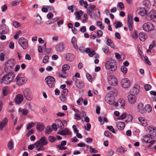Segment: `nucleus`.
Returning <instances> with one entry per match:
<instances>
[{
	"label": "nucleus",
	"mask_w": 156,
	"mask_h": 156,
	"mask_svg": "<svg viewBox=\"0 0 156 156\" xmlns=\"http://www.w3.org/2000/svg\"><path fill=\"white\" fill-rule=\"evenodd\" d=\"M48 142L46 138L45 137H42L39 140L37 141L34 144L35 148L38 151H44L45 150L44 146L48 144Z\"/></svg>",
	"instance_id": "obj_1"
},
{
	"label": "nucleus",
	"mask_w": 156,
	"mask_h": 156,
	"mask_svg": "<svg viewBox=\"0 0 156 156\" xmlns=\"http://www.w3.org/2000/svg\"><path fill=\"white\" fill-rule=\"evenodd\" d=\"M14 72H11L3 76L0 80L2 84H7L10 83L13 80L15 77Z\"/></svg>",
	"instance_id": "obj_2"
},
{
	"label": "nucleus",
	"mask_w": 156,
	"mask_h": 156,
	"mask_svg": "<svg viewBox=\"0 0 156 156\" xmlns=\"http://www.w3.org/2000/svg\"><path fill=\"white\" fill-rule=\"evenodd\" d=\"M105 68L107 69H111L112 71L116 70L117 65L116 62L113 60L111 59L106 62L105 64Z\"/></svg>",
	"instance_id": "obj_3"
},
{
	"label": "nucleus",
	"mask_w": 156,
	"mask_h": 156,
	"mask_svg": "<svg viewBox=\"0 0 156 156\" xmlns=\"http://www.w3.org/2000/svg\"><path fill=\"white\" fill-rule=\"evenodd\" d=\"M15 61L13 59L8 60L5 64L4 70L6 73H9L13 68Z\"/></svg>",
	"instance_id": "obj_4"
},
{
	"label": "nucleus",
	"mask_w": 156,
	"mask_h": 156,
	"mask_svg": "<svg viewBox=\"0 0 156 156\" xmlns=\"http://www.w3.org/2000/svg\"><path fill=\"white\" fill-rule=\"evenodd\" d=\"M145 19L148 21L156 22V11L154 10H151L146 15Z\"/></svg>",
	"instance_id": "obj_5"
},
{
	"label": "nucleus",
	"mask_w": 156,
	"mask_h": 156,
	"mask_svg": "<svg viewBox=\"0 0 156 156\" xmlns=\"http://www.w3.org/2000/svg\"><path fill=\"white\" fill-rule=\"evenodd\" d=\"M18 43L24 49H26L28 47V41L23 37H22L19 39Z\"/></svg>",
	"instance_id": "obj_6"
},
{
	"label": "nucleus",
	"mask_w": 156,
	"mask_h": 156,
	"mask_svg": "<svg viewBox=\"0 0 156 156\" xmlns=\"http://www.w3.org/2000/svg\"><path fill=\"white\" fill-rule=\"evenodd\" d=\"M108 81L109 84L113 86H117L118 83L117 79L113 75L109 76L108 78Z\"/></svg>",
	"instance_id": "obj_7"
},
{
	"label": "nucleus",
	"mask_w": 156,
	"mask_h": 156,
	"mask_svg": "<svg viewBox=\"0 0 156 156\" xmlns=\"http://www.w3.org/2000/svg\"><path fill=\"white\" fill-rule=\"evenodd\" d=\"M47 84L50 87H53L55 84V79L53 77L49 76L47 77L45 80Z\"/></svg>",
	"instance_id": "obj_8"
},
{
	"label": "nucleus",
	"mask_w": 156,
	"mask_h": 156,
	"mask_svg": "<svg viewBox=\"0 0 156 156\" xmlns=\"http://www.w3.org/2000/svg\"><path fill=\"white\" fill-rule=\"evenodd\" d=\"M143 28L146 31H150L154 29V26L151 23L147 22L143 24Z\"/></svg>",
	"instance_id": "obj_9"
},
{
	"label": "nucleus",
	"mask_w": 156,
	"mask_h": 156,
	"mask_svg": "<svg viewBox=\"0 0 156 156\" xmlns=\"http://www.w3.org/2000/svg\"><path fill=\"white\" fill-rule=\"evenodd\" d=\"M24 97L28 100H30L32 98V93L30 89L28 88H25L23 91Z\"/></svg>",
	"instance_id": "obj_10"
},
{
	"label": "nucleus",
	"mask_w": 156,
	"mask_h": 156,
	"mask_svg": "<svg viewBox=\"0 0 156 156\" xmlns=\"http://www.w3.org/2000/svg\"><path fill=\"white\" fill-rule=\"evenodd\" d=\"M152 139V137L151 135H147L144 138V141L145 142L150 144L148 146V147H150L154 144L155 141L151 140Z\"/></svg>",
	"instance_id": "obj_11"
},
{
	"label": "nucleus",
	"mask_w": 156,
	"mask_h": 156,
	"mask_svg": "<svg viewBox=\"0 0 156 156\" xmlns=\"http://www.w3.org/2000/svg\"><path fill=\"white\" fill-rule=\"evenodd\" d=\"M16 83L18 85H21L25 83L27 79L24 77H21L20 75H18L16 78Z\"/></svg>",
	"instance_id": "obj_12"
},
{
	"label": "nucleus",
	"mask_w": 156,
	"mask_h": 156,
	"mask_svg": "<svg viewBox=\"0 0 156 156\" xmlns=\"http://www.w3.org/2000/svg\"><path fill=\"white\" fill-rule=\"evenodd\" d=\"M105 101L109 105H112L115 104V99L113 95L110 94L107 95L105 97Z\"/></svg>",
	"instance_id": "obj_13"
},
{
	"label": "nucleus",
	"mask_w": 156,
	"mask_h": 156,
	"mask_svg": "<svg viewBox=\"0 0 156 156\" xmlns=\"http://www.w3.org/2000/svg\"><path fill=\"white\" fill-rule=\"evenodd\" d=\"M95 8L94 5H92L89 6L87 8V12L91 18H93L95 15L94 11Z\"/></svg>",
	"instance_id": "obj_14"
},
{
	"label": "nucleus",
	"mask_w": 156,
	"mask_h": 156,
	"mask_svg": "<svg viewBox=\"0 0 156 156\" xmlns=\"http://www.w3.org/2000/svg\"><path fill=\"white\" fill-rule=\"evenodd\" d=\"M23 97L22 94H18L16 96L14 101L16 104L20 105L23 101Z\"/></svg>",
	"instance_id": "obj_15"
},
{
	"label": "nucleus",
	"mask_w": 156,
	"mask_h": 156,
	"mask_svg": "<svg viewBox=\"0 0 156 156\" xmlns=\"http://www.w3.org/2000/svg\"><path fill=\"white\" fill-rule=\"evenodd\" d=\"M65 49V46L62 42L58 43L56 46V49L58 52H63Z\"/></svg>",
	"instance_id": "obj_16"
},
{
	"label": "nucleus",
	"mask_w": 156,
	"mask_h": 156,
	"mask_svg": "<svg viewBox=\"0 0 156 156\" xmlns=\"http://www.w3.org/2000/svg\"><path fill=\"white\" fill-rule=\"evenodd\" d=\"M129 102L131 104H133L136 102V98L135 95L131 94L127 96Z\"/></svg>",
	"instance_id": "obj_17"
},
{
	"label": "nucleus",
	"mask_w": 156,
	"mask_h": 156,
	"mask_svg": "<svg viewBox=\"0 0 156 156\" xmlns=\"http://www.w3.org/2000/svg\"><path fill=\"white\" fill-rule=\"evenodd\" d=\"M127 24L129 30H132L133 29V19L130 14H129L128 16Z\"/></svg>",
	"instance_id": "obj_18"
},
{
	"label": "nucleus",
	"mask_w": 156,
	"mask_h": 156,
	"mask_svg": "<svg viewBox=\"0 0 156 156\" xmlns=\"http://www.w3.org/2000/svg\"><path fill=\"white\" fill-rule=\"evenodd\" d=\"M121 83L123 87L127 88L130 85V81L127 78H125L122 80Z\"/></svg>",
	"instance_id": "obj_19"
},
{
	"label": "nucleus",
	"mask_w": 156,
	"mask_h": 156,
	"mask_svg": "<svg viewBox=\"0 0 156 156\" xmlns=\"http://www.w3.org/2000/svg\"><path fill=\"white\" fill-rule=\"evenodd\" d=\"M114 105L116 107L118 106L124 107L125 106V101L124 99L121 98L115 103Z\"/></svg>",
	"instance_id": "obj_20"
},
{
	"label": "nucleus",
	"mask_w": 156,
	"mask_h": 156,
	"mask_svg": "<svg viewBox=\"0 0 156 156\" xmlns=\"http://www.w3.org/2000/svg\"><path fill=\"white\" fill-rule=\"evenodd\" d=\"M140 87L137 84H135L134 85L133 87L132 90V94L135 95L138 94L140 92Z\"/></svg>",
	"instance_id": "obj_21"
},
{
	"label": "nucleus",
	"mask_w": 156,
	"mask_h": 156,
	"mask_svg": "<svg viewBox=\"0 0 156 156\" xmlns=\"http://www.w3.org/2000/svg\"><path fill=\"white\" fill-rule=\"evenodd\" d=\"M74 55L71 53H67L65 56V59L67 61L72 62L74 59Z\"/></svg>",
	"instance_id": "obj_22"
},
{
	"label": "nucleus",
	"mask_w": 156,
	"mask_h": 156,
	"mask_svg": "<svg viewBox=\"0 0 156 156\" xmlns=\"http://www.w3.org/2000/svg\"><path fill=\"white\" fill-rule=\"evenodd\" d=\"M138 112L141 114L144 113L145 111L144 108V104L143 103L140 102L138 104L137 106Z\"/></svg>",
	"instance_id": "obj_23"
},
{
	"label": "nucleus",
	"mask_w": 156,
	"mask_h": 156,
	"mask_svg": "<svg viewBox=\"0 0 156 156\" xmlns=\"http://www.w3.org/2000/svg\"><path fill=\"white\" fill-rule=\"evenodd\" d=\"M8 122V120L6 117L5 118L2 122H0V130H2L3 127L6 126Z\"/></svg>",
	"instance_id": "obj_24"
},
{
	"label": "nucleus",
	"mask_w": 156,
	"mask_h": 156,
	"mask_svg": "<svg viewBox=\"0 0 156 156\" xmlns=\"http://www.w3.org/2000/svg\"><path fill=\"white\" fill-rule=\"evenodd\" d=\"M125 123L123 122H119L116 123V126L119 129L122 130L125 126Z\"/></svg>",
	"instance_id": "obj_25"
},
{
	"label": "nucleus",
	"mask_w": 156,
	"mask_h": 156,
	"mask_svg": "<svg viewBox=\"0 0 156 156\" xmlns=\"http://www.w3.org/2000/svg\"><path fill=\"white\" fill-rule=\"evenodd\" d=\"M139 37L140 41H144L147 37V36L144 33L141 32L139 34Z\"/></svg>",
	"instance_id": "obj_26"
},
{
	"label": "nucleus",
	"mask_w": 156,
	"mask_h": 156,
	"mask_svg": "<svg viewBox=\"0 0 156 156\" xmlns=\"http://www.w3.org/2000/svg\"><path fill=\"white\" fill-rule=\"evenodd\" d=\"M147 11L143 8H140L139 10L138 14L139 15L141 16H144L145 15H146Z\"/></svg>",
	"instance_id": "obj_27"
},
{
	"label": "nucleus",
	"mask_w": 156,
	"mask_h": 156,
	"mask_svg": "<svg viewBox=\"0 0 156 156\" xmlns=\"http://www.w3.org/2000/svg\"><path fill=\"white\" fill-rule=\"evenodd\" d=\"M150 129V132H151V134L150 135H151V136L154 137L156 136V129L153 128L152 127H150L149 128Z\"/></svg>",
	"instance_id": "obj_28"
},
{
	"label": "nucleus",
	"mask_w": 156,
	"mask_h": 156,
	"mask_svg": "<svg viewBox=\"0 0 156 156\" xmlns=\"http://www.w3.org/2000/svg\"><path fill=\"white\" fill-rule=\"evenodd\" d=\"M36 128L38 131H41L44 129V127L42 124L39 122L37 124Z\"/></svg>",
	"instance_id": "obj_29"
},
{
	"label": "nucleus",
	"mask_w": 156,
	"mask_h": 156,
	"mask_svg": "<svg viewBox=\"0 0 156 156\" xmlns=\"http://www.w3.org/2000/svg\"><path fill=\"white\" fill-rule=\"evenodd\" d=\"M138 120L143 126H146L147 125V122L145 120L144 118L142 117H139L138 118Z\"/></svg>",
	"instance_id": "obj_30"
},
{
	"label": "nucleus",
	"mask_w": 156,
	"mask_h": 156,
	"mask_svg": "<svg viewBox=\"0 0 156 156\" xmlns=\"http://www.w3.org/2000/svg\"><path fill=\"white\" fill-rule=\"evenodd\" d=\"M107 45L110 46L112 48H115V46L111 39L107 38Z\"/></svg>",
	"instance_id": "obj_31"
},
{
	"label": "nucleus",
	"mask_w": 156,
	"mask_h": 156,
	"mask_svg": "<svg viewBox=\"0 0 156 156\" xmlns=\"http://www.w3.org/2000/svg\"><path fill=\"white\" fill-rule=\"evenodd\" d=\"M76 86L80 88H81L83 87L84 86V84L80 80H77L76 83Z\"/></svg>",
	"instance_id": "obj_32"
},
{
	"label": "nucleus",
	"mask_w": 156,
	"mask_h": 156,
	"mask_svg": "<svg viewBox=\"0 0 156 156\" xmlns=\"http://www.w3.org/2000/svg\"><path fill=\"white\" fill-rule=\"evenodd\" d=\"M70 134L68 129L65 128L64 130L61 131L60 134L62 135H69Z\"/></svg>",
	"instance_id": "obj_33"
},
{
	"label": "nucleus",
	"mask_w": 156,
	"mask_h": 156,
	"mask_svg": "<svg viewBox=\"0 0 156 156\" xmlns=\"http://www.w3.org/2000/svg\"><path fill=\"white\" fill-rule=\"evenodd\" d=\"M9 90V88L7 86H5L3 88L2 93L4 96H6L8 94Z\"/></svg>",
	"instance_id": "obj_34"
},
{
	"label": "nucleus",
	"mask_w": 156,
	"mask_h": 156,
	"mask_svg": "<svg viewBox=\"0 0 156 156\" xmlns=\"http://www.w3.org/2000/svg\"><path fill=\"white\" fill-rule=\"evenodd\" d=\"M117 151L121 154H122L125 152L126 151V150H125V148L122 147H121L117 149Z\"/></svg>",
	"instance_id": "obj_35"
},
{
	"label": "nucleus",
	"mask_w": 156,
	"mask_h": 156,
	"mask_svg": "<svg viewBox=\"0 0 156 156\" xmlns=\"http://www.w3.org/2000/svg\"><path fill=\"white\" fill-rule=\"evenodd\" d=\"M8 147L10 150H12L13 147V142L12 140H10L8 144Z\"/></svg>",
	"instance_id": "obj_36"
},
{
	"label": "nucleus",
	"mask_w": 156,
	"mask_h": 156,
	"mask_svg": "<svg viewBox=\"0 0 156 156\" xmlns=\"http://www.w3.org/2000/svg\"><path fill=\"white\" fill-rule=\"evenodd\" d=\"M57 125L58 127L60 129H62L64 127V125L62 122L59 120L57 121Z\"/></svg>",
	"instance_id": "obj_37"
},
{
	"label": "nucleus",
	"mask_w": 156,
	"mask_h": 156,
	"mask_svg": "<svg viewBox=\"0 0 156 156\" xmlns=\"http://www.w3.org/2000/svg\"><path fill=\"white\" fill-rule=\"evenodd\" d=\"M144 109L146 111L148 112H149L151 111L152 108L150 105L147 104L145 105Z\"/></svg>",
	"instance_id": "obj_38"
},
{
	"label": "nucleus",
	"mask_w": 156,
	"mask_h": 156,
	"mask_svg": "<svg viewBox=\"0 0 156 156\" xmlns=\"http://www.w3.org/2000/svg\"><path fill=\"white\" fill-rule=\"evenodd\" d=\"M52 131V128L49 126H47L45 129V133L47 134H50Z\"/></svg>",
	"instance_id": "obj_39"
},
{
	"label": "nucleus",
	"mask_w": 156,
	"mask_h": 156,
	"mask_svg": "<svg viewBox=\"0 0 156 156\" xmlns=\"http://www.w3.org/2000/svg\"><path fill=\"white\" fill-rule=\"evenodd\" d=\"M104 135L106 137L112 138V134L108 131H106L104 133Z\"/></svg>",
	"instance_id": "obj_40"
},
{
	"label": "nucleus",
	"mask_w": 156,
	"mask_h": 156,
	"mask_svg": "<svg viewBox=\"0 0 156 156\" xmlns=\"http://www.w3.org/2000/svg\"><path fill=\"white\" fill-rule=\"evenodd\" d=\"M121 71L123 73L124 75L126 74L127 71V69L126 67L124 66H122L121 67Z\"/></svg>",
	"instance_id": "obj_41"
},
{
	"label": "nucleus",
	"mask_w": 156,
	"mask_h": 156,
	"mask_svg": "<svg viewBox=\"0 0 156 156\" xmlns=\"http://www.w3.org/2000/svg\"><path fill=\"white\" fill-rule=\"evenodd\" d=\"M60 76L64 78L67 76V73L66 72V71L62 70Z\"/></svg>",
	"instance_id": "obj_42"
},
{
	"label": "nucleus",
	"mask_w": 156,
	"mask_h": 156,
	"mask_svg": "<svg viewBox=\"0 0 156 156\" xmlns=\"http://www.w3.org/2000/svg\"><path fill=\"white\" fill-rule=\"evenodd\" d=\"M22 114L24 115H27L28 111L26 109H23L21 111Z\"/></svg>",
	"instance_id": "obj_43"
},
{
	"label": "nucleus",
	"mask_w": 156,
	"mask_h": 156,
	"mask_svg": "<svg viewBox=\"0 0 156 156\" xmlns=\"http://www.w3.org/2000/svg\"><path fill=\"white\" fill-rule=\"evenodd\" d=\"M70 68V66L69 65L67 64H65L62 66V70L66 71L69 70Z\"/></svg>",
	"instance_id": "obj_44"
},
{
	"label": "nucleus",
	"mask_w": 156,
	"mask_h": 156,
	"mask_svg": "<svg viewBox=\"0 0 156 156\" xmlns=\"http://www.w3.org/2000/svg\"><path fill=\"white\" fill-rule=\"evenodd\" d=\"M13 25L15 28H18L20 26V23L16 21H14L13 22Z\"/></svg>",
	"instance_id": "obj_45"
},
{
	"label": "nucleus",
	"mask_w": 156,
	"mask_h": 156,
	"mask_svg": "<svg viewBox=\"0 0 156 156\" xmlns=\"http://www.w3.org/2000/svg\"><path fill=\"white\" fill-rule=\"evenodd\" d=\"M68 90L67 89H63L61 91V94L62 96H65L66 95L68 92Z\"/></svg>",
	"instance_id": "obj_46"
},
{
	"label": "nucleus",
	"mask_w": 156,
	"mask_h": 156,
	"mask_svg": "<svg viewBox=\"0 0 156 156\" xmlns=\"http://www.w3.org/2000/svg\"><path fill=\"white\" fill-rule=\"evenodd\" d=\"M35 123L34 122L28 124L27 126V129H29L33 127L35 125Z\"/></svg>",
	"instance_id": "obj_47"
},
{
	"label": "nucleus",
	"mask_w": 156,
	"mask_h": 156,
	"mask_svg": "<svg viewBox=\"0 0 156 156\" xmlns=\"http://www.w3.org/2000/svg\"><path fill=\"white\" fill-rule=\"evenodd\" d=\"M102 49L104 52L105 54H107L108 52L109 48L107 46H105L104 48H102Z\"/></svg>",
	"instance_id": "obj_48"
},
{
	"label": "nucleus",
	"mask_w": 156,
	"mask_h": 156,
	"mask_svg": "<svg viewBox=\"0 0 156 156\" xmlns=\"http://www.w3.org/2000/svg\"><path fill=\"white\" fill-rule=\"evenodd\" d=\"M97 25L100 27L101 29L103 30L104 29V26H102V23L101 21H98L97 23Z\"/></svg>",
	"instance_id": "obj_49"
},
{
	"label": "nucleus",
	"mask_w": 156,
	"mask_h": 156,
	"mask_svg": "<svg viewBox=\"0 0 156 156\" xmlns=\"http://www.w3.org/2000/svg\"><path fill=\"white\" fill-rule=\"evenodd\" d=\"M151 86L149 84H146L144 85V88L146 91H148L151 89Z\"/></svg>",
	"instance_id": "obj_50"
},
{
	"label": "nucleus",
	"mask_w": 156,
	"mask_h": 156,
	"mask_svg": "<svg viewBox=\"0 0 156 156\" xmlns=\"http://www.w3.org/2000/svg\"><path fill=\"white\" fill-rule=\"evenodd\" d=\"M49 57L48 56H45L44 57L43 59V62L44 63H46L48 62L49 60Z\"/></svg>",
	"instance_id": "obj_51"
},
{
	"label": "nucleus",
	"mask_w": 156,
	"mask_h": 156,
	"mask_svg": "<svg viewBox=\"0 0 156 156\" xmlns=\"http://www.w3.org/2000/svg\"><path fill=\"white\" fill-rule=\"evenodd\" d=\"M74 119L77 120H80L81 119V118L79 114L76 113L74 115Z\"/></svg>",
	"instance_id": "obj_52"
},
{
	"label": "nucleus",
	"mask_w": 156,
	"mask_h": 156,
	"mask_svg": "<svg viewBox=\"0 0 156 156\" xmlns=\"http://www.w3.org/2000/svg\"><path fill=\"white\" fill-rule=\"evenodd\" d=\"M90 152H92L94 153H96L98 152V151L95 148H93L91 146L90 147Z\"/></svg>",
	"instance_id": "obj_53"
},
{
	"label": "nucleus",
	"mask_w": 156,
	"mask_h": 156,
	"mask_svg": "<svg viewBox=\"0 0 156 156\" xmlns=\"http://www.w3.org/2000/svg\"><path fill=\"white\" fill-rule=\"evenodd\" d=\"M126 115L125 113L122 114L119 118V120H122L125 119L126 118Z\"/></svg>",
	"instance_id": "obj_54"
},
{
	"label": "nucleus",
	"mask_w": 156,
	"mask_h": 156,
	"mask_svg": "<svg viewBox=\"0 0 156 156\" xmlns=\"http://www.w3.org/2000/svg\"><path fill=\"white\" fill-rule=\"evenodd\" d=\"M144 59L146 61L147 64L149 65H151V62L148 60V58L147 56H145L144 57Z\"/></svg>",
	"instance_id": "obj_55"
},
{
	"label": "nucleus",
	"mask_w": 156,
	"mask_h": 156,
	"mask_svg": "<svg viewBox=\"0 0 156 156\" xmlns=\"http://www.w3.org/2000/svg\"><path fill=\"white\" fill-rule=\"evenodd\" d=\"M143 5L148 6L150 4V2L148 0H145L143 2Z\"/></svg>",
	"instance_id": "obj_56"
},
{
	"label": "nucleus",
	"mask_w": 156,
	"mask_h": 156,
	"mask_svg": "<svg viewBox=\"0 0 156 156\" xmlns=\"http://www.w3.org/2000/svg\"><path fill=\"white\" fill-rule=\"evenodd\" d=\"M83 101V98H79L77 101V104L79 105H81L82 104V102Z\"/></svg>",
	"instance_id": "obj_57"
},
{
	"label": "nucleus",
	"mask_w": 156,
	"mask_h": 156,
	"mask_svg": "<svg viewBox=\"0 0 156 156\" xmlns=\"http://www.w3.org/2000/svg\"><path fill=\"white\" fill-rule=\"evenodd\" d=\"M48 140L50 141L53 142L55 141L56 140V138L54 136H49L48 137Z\"/></svg>",
	"instance_id": "obj_58"
},
{
	"label": "nucleus",
	"mask_w": 156,
	"mask_h": 156,
	"mask_svg": "<svg viewBox=\"0 0 156 156\" xmlns=\"http://www.w3.org/2000/svg\"><path fill=\"white\" fill-rule=\"evenodd\" d=\"M137 31L136 30H135L134 31V33L132 35V37L134 39H136L138 37V35L137 34Z\"/></svg>",
	"instance_id": "obj_59"
},
{
	"label": "nucleus",
	"mask_w": 156,
	"mask_h": 156,
	"mask_svg": "<svg viewBox=\"0 0 156 156\" xmlns=\"http://www.w3.org/2000/svg\"><path fill=\"white\" fill-rule=\"evenodd\" d=\"M122 26V23L119 21L118 22L116 25L115 28H117L120 27Z\"/></svg>",
	"instance_id": "obj_60"
},
{
	"label": "nucleus",
	"mask_w": 156,
	"mask_h": 156,
	"mask_svg": "<svg viewBox=\"0 0 156 156\" xmlns=\"http://www.w3.org/2000/svg\"><path fill=\"white\" fill-rule=\"evenodd\" d=\"M80 31L83 33H84L86 31V27L84 26H82L81 27L80 29Z\"/></svg>",
	"instance_id": "obj_61"
},
{
	"label": "nucleus",
	"mask_w": 156,
	"mask_h": 156,
	"mask_svg": "<svg viewBox=\"0 0 156 156\" xmlns=\"http://www.w3.org/2000/svg\"><path fill=\"white\" fill-rule=\"evenodd\" d=\"M88 80L90 82H91L92 81V76L88 73H87L86 74Z\"/></svg>",
	"instance_id": "obj_62"
},
{
	"label": "nucleus",
	"mask_w": 156,
	"mask_h": 156,
	"mask_svg": "<svg viewBox=\"0 0 156 156\" xmlns=\"http://www.w3.org/2000/svg\"><path fill=\"white\" fill-rule=\"evenodd\" d=\"M97 35L99 37H101L103 34V32L101 30H98L97 31Z\"/></svg>",
	"instance_id": "obj_63"
},
{
	"label": "nucleus",
	"mask_w": 156,
	"mask_h": 156,
	"mask_svg": "<svg viewBox=\"0 0 156 156\" xmlns=\"http://www.w3.org/2000/svg\"><path fill=\"white\" fill-rule=\"evenodd\" d=\"M5 54L2 53H1L0 54V60L1 61H3L5 59Z\"/></svg>",
	"instance_id": "obj_64"
}]
</instances>
